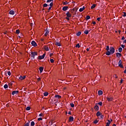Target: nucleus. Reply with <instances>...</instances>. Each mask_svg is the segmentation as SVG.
<instances>
[{"label":"nucleus","mask_w":126,"mask_h":126,"mask_svg":"<svg viewBox=\"0 0 126 126\" xmlns=\"http://www.w3.org/2000/svg\"><path fill=\"white\" fill-rule=\"evenodd\" d=\"M115 53V48L113 47H110V51H108L106 52V56H110V55H113Z\"/></svg>","instance_id":"nucleus-1"},{"label":"nucleus","mask_w":126,"mask_h":126,"mask_svg":"<svg viewBox=\"0 0 126 126\" xmlns=\"http://www.w3.org/2000/svg\"><path fill=\"white\" fill-rule=\"evenodd\" d=\"M31 58L32 60H34L35 59V56H37L38 55V53L36 52H32L31 53Z\"/></svg>","instance_id":"nucleus-2"},{"label":"nucleus","mask_w":126,"mask_h":126,"mask_svg":"<svg viewBox=\"0 0 126 126\" xmlns=\"http://www.w3.org/2000/svg\"><path fill=\"white\" fill-rule=\"evenodd\" d=\"M122 60H119L118 63V65L119 66H120V67H121V68H124V66L122 64Z\"/></svg>","instance_id":"nucleus-3"},{"label":"nucleus","mask_w":126,"mask_h":126,"mask_svg":"<svg viewBox=\"0 0 126 126\" xmlns=\"http://www.w3.org/2000/svg\"><path fill=\"white\" fill-rule=\"evenodd\" d=\"M45 56H46V54H43L42 55L38 56V60H43L45 58Z\"/></svg>","instance_id":"nucleus-4"},{"label":"nucleus","mask_w":126,"mask_h":126,"mask_svg":"<svg viewBox=\"0 0 126 126\" xmlns=\"http://www.w3.org/2000/svg\"><path fill=\"white\" fill-rule=\"evenodd\" d=\"M31 44H32V46H33V47H37V43H36V42H35V41L32 40L31 42Z\"/></svg>","instance_id":"nucleus-5"},{"label":"nucleus","mask_w":126,"mask_h":126,"mask_svg":"<svg viewBox=\"0 0 126 126\" xmlns=\"http://www.w3.org/2000/svg\"><path fill=\"white\" fill-rule=\"evenodd\" d=\"M19 93V91H14L12 92V95H14L15 94H18Z\"/></svg>","instance_id":"nucleus-6"},{"label":"nucleus","mask_w":126,"mask_h":126,"mask_svg":"<svg viewBox=\"0 0 126 126\" xmlns=\"http://www.w3.org/2000/svg\"><path fill=\"white\" fill-rule=\"evenodd\" d=\"M9 14H11V15H14V14H15V12L13 10H10L9 12Z\"/></svg>","instance_id":"nucleus-7"},{"label":"nucleus","mask_w":126,"mask_h":126,"mask_svg":"<svg viewBox=\"0 0 126 126\" xmlns=\"http://www.w3.org/2000/svg\"><path fill=\"white\" fill-rule=\"evenodd\" d=\"M116 57L117 58H121L122 57V54L119 52L116 53Z\"/></svg>","instance_id":"nucleus-8"},{"label":"nucleus","mask_w":126,"mask_h":126,"mask_svg":"<svg viewBox=\"0 0 126 126\" xmlns=\"http://www.w3.org/2000/svg\"><path fill=\"white\" fill-rule=\"evenodd\" d=\"M94 109L95 111H99V106L96 105L95 106H94Z\"/></svg>","instance_id":"nucleus-9"},{"label":"nucleus","mask_w":126,"mask_h":126,"mask_svg":"<svg viewBox=\"0 0 126 126\" xmlns=\"http://www.w3.org/2000/svg\"><path fill=\"white\" fill-rule=\"evenodd\" d=\"M98 96H101V95H103V91L99 90L98 91Z\"/></svg>","instance_id":"nucleus-10"},{"label":"nucleus","mask_w":126,"mask_h":126,"mask_svg":"<svg viewBox=\"0 0 126 126\" xmlns=\"http://www.w3.org/2000/svg\"><path fill=\"white\" fill-rule=\"evenodd\" d=\"M49 30H48V29H46L45 33L44 34L45 36H48V34H49Z\"/></svg>","instance_id":"nucleus-11"},{"label":"nucleus","mask_w":126,"mask_h":126,"mask_svg":"<svg viewBox=\"0 0 126 126\" xmlns=\"http://www.w3.org/2000/svg\"><path fill=\"white\" fill-rule=\"evenodd\" d=\"M66 15L67 17H71V14L69 12H67L66 13Z\"/></svg>","instance_id":"nucleus-12"},{"label":"nucleus","mask_w":126,"mask_h":126,"mask_svg":"<svg viewBox=\"0 0 126 126\" xmlns=\"http://www.w3.org/2000/svg\"><path fill=\"white\" fill-rule=\"evenodd\" d=\"M73 120H74V118H73V117L70 116L69 119V122H73Z\"/></svg>","instance_id":"nucleus-13"},{"label":"nucleus","mask_w":126,"mask_h":126,"mask_svg":"<svg viewBox=\"0 0 126 126\" xmlns=\"http://www.w3.org/2000/svg\"><path fill=\"white\" fill-rule=\"evenodd\" d=\"M39 69L40 72L41 73L43 72V70H44V67L40 66L39 68Z\"/></svg>","instance_id":"nucleus-14"},{"label":"nucleus","mask_w":126,"mask_h":126,"mask_svg":"<svg viewBox=\"0 0 126 126\" xmlns=\"http://www.w3.org/2000/svg\"><path fill=\"white\" fill-rule=\"evenodd\" d=\"M68 6H64L63 7V11H66V10L68 9Z\"/></svg>","instance_id":"nucleus-15"},{"label":"nucleus","mask_w":126,"mask_h":126,"mask_svg":"<svg viewBox=\"0 0 126 126\" xmlns=\"http://www.w3.org/2000/svg\"><path fill=\"white\" fill-rule=\"evenodd\" d=\"M25 77H26V76H20V77H19V79H21V80H24V79H25Z\"/></svg>","instance_id":"nucleus-16"},{"label":"nucleus","mask_w":126,"mask_h":126,"mask_svg":"<svg viewBox=\"0 0 126 126\" xmlns=\"http://www.w3.org/2000/svg\"><path fill=\"white\" fill-rule=\"evenodd\" d=\"M84 9H85V6H83L82 8H80V9H79L80 12H82V11L83 10H84Z\"/></svg>","instance_id":"nucleus-17"},{"label":"nucleus","mask_w":126,"mask_h":126,"mask_svg":"<svg viewBox=\"0 0 126 126\" xmlns=\"http://www.w3.org/2000/svg\"><path fill=\"white\" fill-rule=\"evenodd\" d=\"M107 101H108V102H111L112 101H113V98L112 97H107Z\"/></svg>","instance_id":"nucleus-18"},{"label":"nucleus","mask_w":126,"mask_h":126,"mask_svg":"<svg viewBox=\"0 0 126 126\" xmlns=\"http://www.w3.org/2000/svg\"><path fill=\"white\" fill-rule=\"evenodd\" d=\"M55 97L57 98L58 99H61V98H62V96L59 94H57L55 95Z\"/></svg>","instance_id":"nucleus-19"},{"label":"nucleus","mask_w":126,"mask_h":126,"mask_svg":"<svg viewBox=\"0 0 126 126\" xmlns=\"http://www.w3.org/2000/svg\"><path fill=\"white\" fill-rule=\"evenodd\" d=\"M101 115H102V114L101 113V112H100V111H98L96 113V116L97 117H100V116H101Z\"/></svg>","instance_id":"nucleus-20"},{"label":"nucleus","mask_w":126,"mask_h":126,"mask_svg":"<svg viewBox=\"0 0 126 126\" xmlns=\"http://www.w3.org/2000/svg\"><path fill=\"white\" fill-rule=\"evenodd\" d=\"M95 7H96V4H94L91 6V9H93V8H95Z\"/></svg>","instance_id":"nucleus-21"},{"label":"nucleus","mask_w":126,"mask_h":126,"mask_svg":"<svg viewBox=\"0 0 126 126\" xmlns=\"http://www.w3.org/2000/svg\"><path fill=\"white\" fill-rule=\"evenodd\" d=\"M44 49H45V50H46L47 51L49 50V47H48V46L45 45L44 46Z\"/></svg>","instance_id":"nucleus-22"},{"label":"nucleus","mask_w":126,"mask_h":126,"mask_svg":"<svg viewBox=\"0 0 126 126\" xmlns=\"http://www.w3.org/2000/svg\"><path fill=\"white\" fill-rule=\"evenodd\" d=\"M88 33H89V31L85 30L84 31V34H86V35H87V34H88Z\"/></svg>","instance_id":"nucleus-23"},{"label":"nucleus","mask_w":126,"mask_h":126,"mask_svg":"<svg viewBox=\"0 0 126 126\" xmlns=\"http://www.w3.org/2000/svg\"><path fill=\"white\" fill-rule=\"evenodd\" d=\"M55 45H56V46H58V47H61V43L60 42H56Z\"/></svg>","instance_id":"nucleus-24"},{"label":"nucleus","mask_w":126,"mask_h":126,"mask_svg":"<svg viewBox=\"0 0 126 126\" xmlns=\"http://www.w3.org/2000/svg\"><path fill=\"white\" fill-rule=\"evenodd\" d=\"M118 51H119V53H122V51H123V48L122 47H120L118 49Z\"/></svg>","instance_id":"nucleus-25"},{"label":"nucleus","mask_w":126,"mask_h":126,"mask_svg":"<svg viewBox=\"0 0 126 126\" xmlns=\"http://www.w3.org/2000/svg\"><path fill=\"white\" fill-rule=\"evenodd\" d=\"M43 95L44 96H48V95H49V93L48 92H45L43 93Z\"/></svg>","instance_id":"nucleus-26"},{"label":"nucleus","mask_w":126,"mask_h":126,"mask_svg":"<svg viewBox=\"0 0 126 126\" xmlns=\"http://www.w3.org/2000/svg\"><path fill=\"white\" fill-rule=\"evenodd\" d=\"M31 108L30 107V106H28L26 108V110L27 111H30Z\"/></svg>","instance_id":"nucleus-27"},{"label":"nucleus","mask_w":126,"mask_h":126,"mask_svg":"<svg viewBox=\"0 0 126 126\" xmlns=\"http://www.w3.org/2000/svg\"><path fill=\"white\" fill-rule=\"evenodd\" d=\"M4 88L5 89H6L8 88V85H7V84H5V85H4Z\"/></svg>","instance_id":"nucleus-28"},{"label":"nucleus","mask_w":126,"mask_h":126,"mask_svg":"<svg viewBox=\"0 0 126 126\" xmlns=\"http://www.w3.org/2000/svg\"><path fill=\"white\" fill-rule=\"evenodd\" d=\"M31 126H35V123L34 122V121H32L31 122Z\"/></svg>","instance_id":"nucleus-29"},{"label":"nucleus","mask_w":126,"mask_h":126,"mask_svg":"<svg viewBox=\"0 0 126 126\" xmlns=\"http://www.w3.org/2000/svg\"><path fill=\"white\" fill-rule=\"evenodd\" d=\"M91 18L90 17V16L88 15L86 16V20H89V19H90Z\"/></svg>","instance_id":"nucleus-30"},{"label":"nucleus","mask_w":126,"mask_h":126,"mask_svg":"<svg viewBox=\"0 0 126 126\" xmlns=\"http://www.w3.org/2000/svg\"><path fill=\"white\" fill-rule=\"evenodd\" d=\"M77 36H80L81 35V32H79L76 33Z\"/></svg>","instance_id":"nucleus-31"},{"label":"nucleus","mask_w":126,"mask_h":126,"mask_svg":"<svg viewBox=\"0 0 126 126\" xmlns=\"http://www.w3.org/2000/svg\"><path fill=\"white\" fill-rule=\"evenodd\" d=\"M98 122H99V120H95L94 121V124H98Z\"/></svg>","instance_id":"nucleus-32"},{"label":"nucleus","mask_w":126,"mask_h":126,"mask_svg":"<svg viewBox=\"0 0 126 126\" xmlns=\"http://www.w3.org/2000/svg\"><path fill=\"white\" fill-rule=\"evenodd\" d=\"M68 3H69V2H67V1H65V2H63V5H66V4H68Z\"/></svg>","instance_id":"nucleus-33"},{"label":"nucleus","mask_w":126,"mask_h":126,"mask_svg":"<svg viewBox=\"0 0 126 126\" xmlns=\"http://www.w3.org/2000/svg\"><path fill=\"white\" fill-rule=\"evenodd\" d=\"M102 102H99L98 103H96V105H99V106H102Z\"/></svg>","instance_id":"nucleus-34"},{"label":"nucleus","mask_w":126,"mask_h":126,"mask_svg":"<svg viewBox=\"0 0 126 126\" xmlns=\"http://www.w3.org/2000/svg\"><path fill=\"white\" fill-rule=\"evenodd\" d=\"M16 34H19V33H20V31H19V30H16Z\"/></svg>","instance_id":"nucleus-35"},{"label":"nucleus","mask_w":126,"mask_h":126,"mask_svg":"<svg viewBox=\"0 0 126 126\" xmlns=\"http://www.w3.org/2000/svg\"><path fill=\"white\" fill-rule=\"evenodd\" d=\"M70 106L72 107V108H74V104L71 103L70 104Z\"/></svg>","instance_id":"nucleus-36"},{"label":"nucleus","mask_w":126,"mask_h":126,"mask_svg":"<svg viewBox=\"0 0 126 126\" xmlns=\"http://www.w3.org/2000/svg\"><path fill=\"white\" fill-rule=\"evenodd\" d=\"M109 50H110V47L109 46H107L106 50L107 51V52H108V51H109Z\"/></svg>","instance_id":"nucleus-37"},{"label":"nucleus","mask_w":126,"mask_h":126,"mask_svg":"<svg viewBox=\"0 0 126 126\" xmlns=\"http://www.w3.org/2000/svg\"><path fill=\"white\" fill-rule=\"evenodd\" d=\"M122 16H123L124 17H126V13L124 12H123V14L122 15Z\"/></svg>","instance_id":"nucleus-38"},{"label":"nucleus","mask_w":126,"mask_h":126,"mask_svg":"<svg viewBox=\"0 0 126 126\" xmlns=\"http://www.w3.org/2000/svg\"><path fill=\"white\" fill-rule=\"evenodd\" d=\"M76 48H80V45H79V43L77 44L76 45Z\"/></svg>","instance_id":"nucleus-39"},{"label":"nucleus","mask_w":126,"mask_h":126,"mask_svg":"<svg viewBox=\"0 0 126 126\" xmlns=\"http://www.w3.org/2000/svg\"><path fill=\"white\" fill-rule=\"evenodd\" d=\"M47 6H48V4L47 3L43 4V7H47Z\"/></svg>","instance_id":"nucleus-40"},{"label":"nucleus","mask_w":126,"mask_h":126,"mask_svg":"<svg viewBox=\"0 0 126 126\" xmlns=\"http://www.w3.org/2000/svg\"><path fill=\"white\" fill-rule=\"evenodd\" d=\"M51 1H54V0H47L46 2H51Z\"/></svg>","instance_id":"nucleus-41"},{"label":"nucleus","mask_w":126,"mask_h":126,"mask_svg":"<svg viewBox=\"0 0 126 126\" xmlns=\"http://www.w3.org/2000/svg\"><path fill=\"white\" fill-rule=\"evenodd\" d=\"M54 3L53 2H51L50 4H49V5L51 7H52Z\"/></svg>","instance_id":"nucleus-42"},{"label":"nucleus","mask_w":126,"mask_h":126,"mask_svg":"<svg viewBox=\"0 0 126 126\" xmlns=\"http://www.w3.org/2000/svg\"><path fill=\"white\" fill-rule=\"evenodd\" d=\"M100 119H104V115L101 114V115H100Z\"/></svg>","instance_id":"nucleus-43"},{"label":"nucleus","mask_w":126,"mask_h":126,"mask_svg":"<svg viewBox=\"0 0 126 126\" xmlns=\"http://www.w3.org/2000/svg\"><path fill=\"white\" fill-rule=\"evenodd\" d=\"M51 9H52V7L50 6L48 8V12H50V10H51Z\"/></svg>","instance_id":"nucleus-44"},{"label":"nucleus","mask_w":126,"mask_h":126,"mask_svg":"<svg viewBox=\"0 0 126 126\" xmlns=\"http://www.w3.org/2000/svg\"><path fill=\"white\" fill-rule=\"evenodd\" d=\"M110 124L109 122H107L106 126H110Z\"/></svg>","instance_id":"nucleus-45"},{"label":"nucleus","mask_w":126,"mask_h":126,"mask_svg":"<svg viewBox=\"0 0 126 126\" xmlns=\"http://www.w3.org/2000/svg\"><path fill=\"white\" fill-rule=\"evenodd\" d=\"M50 62L51 63H54V59H50Z\"/></svg>","instance_id":"nucleus-46"},{"label":"nucleus","mask_w":126,"mask_h":126,"mask_svg":"<svg viewBox=\"0 0 126 126\" xmlns=\"http://www.w3.org/2000/svg\"><path fill=\"white\" fill-rule=\"evenodd\" d=\"M7 74H8V75H11V73L10 72V71H8L7 72Z\"/></svg>","instance_id":"nucleus-47"},{"label":"nucleus","mask_w":126,"mask_h":126,"mask_svg":"<svg viewBox=\"0 0 126 126\" xmlns=\"http://www.w3.org/2000/svg\"><path fill=\"white\" fill-rule=\"evenodd\" d=\"M70 12H71V13H73V12H74V10L71 9L70 10Z\"/></svg>","instance_id":"nucleus-48"},{"label":"nucleus","mask_w":126,"mask_h":126,"mask_svg":"<svg viewBox=\"0 0 126 126\" xmlns=\"http://www.w3.org/2000/svg\"><path fill=\"white\" fill-rule=\"evenodd\" d=\"M42 120H43V119H42V118H39L38 119V121H42Z\"/></svg>","instance_id":"nucleus-49"},{"label":"nucleus","mask_w":126,"mask_h":126,"mask_svg":"<svg viewBox=\"0 0 126 126\" xmlns=\"http://www.w3.org/2000/svg\"><path fill=\"white\" fill-rule=\"evenodd\" d=\"M121 47L122 48H123V49H124L125 47H126V45H124L123 44L121 45Z\"/></svg>","instance_id":"nucleus-50"},{"label":"nucleus","mask_w":126,"mask_h":126,"mask_svg":"<svg viewBox=\"0 0 126 126\" xmlns=\"http://www.w3.org/2000/svg\"><path fill=\"white\" fill-rule=\"evenodd\" d=\"M37 80V81H41V78H38Z\"/></svg>","instance_id":"nucleus-51"},{"label":"nucleus","mask_w":126,"mask_h":126,"mask_svg":"<svg viewBox=\"0 0 126 126\" xmlns=\"http://www.w3.org/2000/svg\"><path fill=\"white\" fill-rule=\"evenodd\" d=\"M101 19V17H99L97 18V21H100V20Z\"/></svg>","instance_id":"nucleus-52"},{"label":"nucleus","mask_w":126,"mask_h":126,"mask_svg":"<svg viewBox=\"0 0 126 126\" xmlns=\"http://www.w3.org/2000/svg\"><path fill=\"white\" fill-rule=\"evenodd\" d=\"M43 114L41 113L39 115V117H42Z\"/></svg>","instance_id":"nucleus-53"},{"label":"nucleus","mask_w":126,"mask_h":126,"mask_svg":"<svg viewBox=\"0 0 126 126\" xmlns=\"http://www.w3.org/2000/svg\"><path fill=\"white\" fill-rule=\"evenodd\" d=\"M24 126H29V125L28 124V123H27Z\"/></svg>","instance_id":"nucleus-54"},{"label":"nucleus","mask_w":126,"mask_h":126,"mask_svg":"<svg viewBox=\"0 0 126 126\" xmlns=\"http://www.w3.org/2000/svg\"><path fill=\"white\" fill-rule=\"evenodd\" d=\"M123 81H124V80L122 79L121 80L120 83H123Z\"/></svg>","instance_id":"nucleus-55"},{"label":"nucleus","mask_w":126,"mask_h":126,"mask_svg":"<svg viewBox=\"0 0 126 126\" xmlns=\"http://www.w3.org/2000/svg\"><path fill=\"white\" fill-rule=\"evenodd\" d=\"M68 114V115H71V111H69Z\"/></svg>","instance_id":"nucleus-56"},{"label":"nucleus","mask_w":126,"mask_h":126,"mask_svg":"<svg viewBox=\"0 0 126 126\" xmlns=\"http://www.w3.org/2000/svg\"><path fill=\"white\" fill-rule=\"evenodd\" d=\"M93 24H94V25H95V24H96V22H93Z\"/></svg>","instance_id":"nucleus-57"},{"label":"nucleus","mask_w":126,"mask_h":126,"mask_svg":"<svg viewBox=\"0 0 126 126\" xmlns=\"http://www.w3.org/2000/svg\"><path fill=\"white\" fill-rule=\"evenodd\" d=\"M66 19L67 20H69V17H67V18H66Z\"/></svg>","instance_id":"nucleus-58"},{"label":"nucleus","mask_w":126,"mask_h":126,"mask_svg":"<svg viewBox=\"0 0 126 126\" xmlns=\"http://www.w3.org/2000/svg\"><path fill=\"white\" fill-rule=\"evenodd\" d=\"M125 36H123L122 38V40H125Z\"/></svg>","instance_id":"nucleus-59"},{"label":"nucleus","mask_w":126,"mask_h":126,"mask_svg":"<svg viewBox=\"0 0 126 126\" xmlns=\"http://www.w3.org/2000/svg\"><path fill=\"white\" fill-rule=\"evenodd\" d=\"M108 123H109V124H111V121L110 120H107Z\"/></svg>","instance_id":"nucleus-60"},{"label":"nucleus","mask_w":126,"mask_h":126,"mask_svg":"<svg viewBox=\"0 0 126 126\" xmlns=\"http://www.w3.org/2000/svg\"><path fill=\"white\" fill-rule=\"evenodd\" d=\"M123 43H126V39L125 40L123 41Z\"/></svg>","instance_id":"nucleus-61"},{"label":"nucleus","mask_w":126,"mask_h":126,"mask_svg":"<svg viewBox=\"0 0 126 126\" xmlns=\"http://www.w3.org/2000/svg\"><path fill=\"white\" fill-rule=\"evenodd\" d=\"M52 56H53V53H51V54H50V57H52Z\"/></svg>","instance_id":"nucleus-62"},{"label":"nucleus","mask_w":126,"mask_h":126,"mask_svg":"<svg viewBox=\"0 0 126 126\" xmlns=\"http://www.w3.org/2000/svg\"><path fill=\"white\" fill-rule=\"evenodd\" d=\"M124 73L126 74V69L124 70Z\"/></svg>","instance_id":"nucleus-63"},{"label":"nucleus","mask_w":126,"mask_h":126,"mask_svg":"<svg viewBox=\"0 0 126 126\" xmlns=\"http://www.w3.org/2000/svg\"><path fill=\"white\" fill-rule=\"evenodd\" d=\"M87 52H89V48H87Z\"/></svg>","instance_id":"nucleus-64"}]
</instances>
